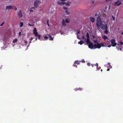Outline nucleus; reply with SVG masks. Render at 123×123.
Instances as JSON below:
<instances>
[{
	"instance_id": "1",
	"label": "nucleus",
	"mask_w": 123,
	"mask_h": 123,
	"mask_svg": "<svg viewBox=\"0 0 123 123\" xmlns=\"http://www.w3.org/2000/svg\"><path fill=\"white\" fill-rule=\"evenodd\" d=\"M86 36L87 38L86 39V38L83 36L82 37V39L85 42L86 41L87 43L88 44V46L89 48L91 49L100 48H101V44L98 43L97 40L94 41V43H95L94 45H93L92 43L90 42L89 39V36L88 33H87Z\"/></svg>"
},
{
	"instance_id": "2",
	"label": "nucleus",
	"mask_w": 123,
	"mask_h": 123,
	"mask_svg": "<svg viewBox=\"0 0 123 123\" xmlns=\"http://www.w3.org/2000/svg\"><path fill=\"white\" fill-rule=\"evenodd\" d=\"M96 26L98 28H100L103 30H106L107 28V25L106 24H103L102 21L100 17L98 16L97 19Z\"/></svg>"
},
{
	"instance_id": "3",
	"label": "nucleus",
	"mask_w": 123,
	"mask_h": 123,
	"mask_svg": "<svg viewBox=\"0 0 123 123\" xmlns=\"http://www.w3.org/2000/svg\"><path fill=\"white\" fill-rule=\"evenodd\" d=\"M67 0H60V1L58 2L57 4L60 6H62L66 4V6H70V3L69 2L66 3L64 1Z\"/></svg>"
},
{
	"instance_id": "4",
	"label": "nucleus",
	"mask_w": 123,
	"mask_h": 123,
	"mask_svg": "<svg viewBox=\"0 0 123 123\" xmlns=\"http://www.w3.org/2000/svg\"><path fill=\"white\" fill-rule=\"evenodd\" d=\"M111 46L113 47L115 46L117 44V43L116 42V40L114 38L111 39Z\"/></svg>"
},
{
	"instance_id": "5",
	"label": "nucleus",
	"mask_w": 123,
	"mask_h": 123,
	"mask_svg": "<svg viewBox=\"0 0 123 123\" xmlns=\"http://www.w3.org/2000/svg\"><path fill=\"white\" fill-rule=\"evenodd\" d=\"M40 2V1L39 0H37L34 1V5L35 7L36 8L37 7L38 4Z\"/></svg>"
},
{
	"instance_id": "6",
	"label": "nucleus",
	"mask_w": 123,
	"mask_h": 123,
	"mask_svg": "<svg viewBox=\"0 0 123 123\" xmlns=\"http://www.w3.org/2000/svg\"><path fill=\"white\" fill-rule=\"evenodd\" d=\"M18 17L20 18H21L23 16V14L22 13L21 10H20L18 13Z\"/></svg>"
},
{
	"instance_id": "7",
	"label": "nucleus",
	"mask_w": 123,
	"mask_h": 123,
	"mask_svg": "<svg viewBox=\"0 0 123 123\" xmlns=\"http://www.w3.org/2000/svg\"><path fill=\"white\" fill-rule=\"evenodd\" d=\"M33 33L37 37L38 35V33L37 31V29L36 28H34L33 30Z\"/></svg>"
},
{
	"instance_id": "8",
	"label": "nucleus",
	"mask_w": 123,
	"mask_h": 123,
	"mask_svg": "<svg viewBox=\"0 0 123 123\" xmlns=\"http://www.w3.org/2000/svg\"><path fill=\"white\" fill-rule=\"evenodd\" d=\"M109 40H107V42L105 44L106 47H107L109 48H110L111 46V45L110 42L109 41Z\"/></svg>"
},
{
	"instance_id": "9",
	"label": "nucleus",
	"mask_w": 123,
	"mask_h": 123,
	"mask_svg": "<svg viewBox=\"0 0 123 123\" xmlns=\"http://www.w3.org/2000/svg\"><path fill=\"white\" fill-rule=\"evenodd\" d=\"M91 65L92 67H93L94 66H96L97 69L98 70L100 69V67H98V65L97 63H96L95 64H92Z\"/></svg>"
},
{
	"instance_id": "10",
	"label": "nucleus",
	"mask_w": 123,
	"mask_h": 123,
	"mask_svg": "<svg viewBox=\"0 0 123 123\" xmlns=\"http://www.w3.org/2000/svg\"><path fill=\"white\" fill-rule=\"evenodd\" d=\"M121 4V3L118 1H117L115 2L114 3V5L115 6L117 5L118 6L120 5Z\"/></svg>"
},
{
	"instance_id": "11",
	"label": "nucleus",
	"mask_w": 123,
	"mask_h": 123,
	"mask_svg": "<svg viewBox=\"0 0 123 123\" xmlns=\"http://www.w3.org/2000/svg\"><path fill=\"white\" fill-rule=\"evenodd\" d=\"M102 37L104 39V40H105L107 39V40H109V39L107 37L103 35L102 36Z\"/></svg>"
},
{
	"instance_id": "12",
	"label": "nucleus",
	"mask_w": 123,
	"mask_h": 123,
	"mask_svg": "<svg viewBox=\"0 0 123 123\" xmlns=\"http://www.w3.org/2000/svg\"><path fill=\"white\" fill-rule=\"evenodd\" d=\"M65 20L64 19H63L62 22V24L64 26H66V25L65 23Z\"/></svg>"
},
{
	"instance_id": "13",
	"label": "nucleus",
	"mask_w": 123,
	"mask_h": 123,
	"mask_svg": "<svg viewBox=\"0 0 123 123\" xmlns=\"http://www.w3.org/2000/svg\"><path fill=\"white\" fill-rule=\"evenodd\" d=\"M12 6H7L6 7V9H8V10L11 9L12 8Z\"/></svg>"
},
{
	"instance_id": "14",
	"label": "nucleus",
	"mask_w": 123,
	"mask_h": 123,
	"mask_svg": "<svg viewBox=\"0 0 123 123\" xmlns=\"http://www.w3.org/2000/svg\"><path fill=\"white\" fill-rule=\"evenodd\" d=\"M90 19L91 21L92 22H94L95 19L94 18L92 17H91L90 18Z\"/></svg>"
},
{
	"instance_id": "15",
	"label": "nucleus",
	"mask_w": 123,
	"mask_h": 123,
	"mask_svg": "<svg viewBox=\"0 0 123 123\" xmlns=\"http://www.w3.org/2000/svg\"><path fill=\"white\" fill-rule=\"evenodd\" d=\"M43 37H44V38H43L42 39L43 40H47L48 39V37L47 36H45L43 35Z\"/></svg>"
},
{
	"instance_id": "16",
	"label": "nucleus",
	"mask_w": 123,
	"mask_h": 123,
	"mask_svg": "<svg viewBox=\"0 0 123 123\" xmlns=\"http://www.w3.org/2000/svg\"><path fill=\"white\" fill-rule=\"evenodd\" d=\"M106 66L109 68H112V66L110 65V63H108L106 64Z\"/></svg>"
},
{
	"instance_id": "17",
	"label": "nucleus",
	"mask_w": 123,
	"mask_h": 123,
	"mask_svg": "<svg viewBox=\"0 0 123 123\" xmlns=\"http://www.w3.org/2000/svg\"><path fill=\"white\" fill-rule=\"evenodd\" d=\"M101 44V46L102 47H106V45H105L104 43H100Z\"/></svg>"
},
{
	"instance_id": "18",
	"label": "nucleus",
	"mask_w": 123,
	"mask_h": 123,
	"mask_svg": "<svg viewBox=\"0 0 123 123\" xmlns=\"http://www.w3.org/2000/svg\"><path fill=\"white\" fill-rule=\"evenodd\" d=\"M24 24L23 23V22H20V27H21L23 26Z\"/></svg>"
},
{
	"instance_id": "19",
	"label": "nucleus",
	"mask_w": 123,
	"mask_h": 123,
	"mask_svg": "<svg viewBox=\"0 0 123 123\" xmlns=\"http://www.w3.org/2000/svg\"><path fill=\"white\" fill-rule=\"evenodd\" d=\"M18 39L17 38H16L15 39H14L13 41V43H15L17 41H18Z\"/></svg>"
},
{
	"instance_id": "20",
	"label": "nucleus",
	"mask_w": 123,
	"mask_h": 123,
	"mask_svg": "<svg viewBox=\"0 0 123 123\" xmlns=\"http://www.w3.org/2000/svg\"><path fill=\"white\" fill-rule=\"evenodd\" d=\"M83 43V42L82 41H81L78 42V43L80 45H82Z\"/></svg>"
},
{
	"instance_id": "21",
	"label": "nucleus",
	"mask_w": 123,
	"mask_h": 123,
	"mask_svg": "<svg viewBox=\"0 0 123 123\" xmlns=\"http://www.w3.org/2000/svg\"><path fill=\"white\" fill-rule=\"evenodd\" d=\"M70 21V19L69 18L67 19H66L65 21L67 23H68Z\"/></svg>"
},
{
	"instance_id": "22",
	"label": "nucleus",
	"mask_w": 123,
	"mask_h": 123,
	"mask_svg": "<svg viewBox=\"0 0 123 123\" xmlns=\"http://www.w3.org/2000/svg\"><path fill=\"white\" fill-rule=\"evenodd\" d=\"M49 37H50V38L49 39V40H53V37H52V38L51 37V36L50 35H49Z\"/></svg>"
},
{
	"instance_id": "23",
	"label": "nucleus",
	"mask_w": 123,
	"mask_h": 123,
	"mask_svg": "<svg viewBox=\"0 0 123 123\" xmlns=\"http://www.w3.org/2000/svg\"><path fill=\"white\" fill-rule=\"evenodd\" d=\"M74 90L75 91L77 90H82V89L80 88H79L78 89V88H77L75 89Z\"/></svg>"
},
{
	"instance_id": "24",
	"label": "nucleus",
	"mask_w": 123,
	"mask_h": 123,
	"mask_svg": "<svg viewBox=\"0 0 123 123\" xmlns=\"http://www.w3.org/2000/svg\"><path fill=\"white\" fill-rule=\"evenodd\" d=\"M37 37H38V39H40V40H42V39L41 38H40V37H41V36L40 35H38L37 36Z\"/></svg>"
},
{
	"instance_id": "25",
	"label": "nucleus",
	"mask_w": 123,
	"mask_h": 123,
	"mask_svg": "<svg viewBox=\"0 0 123 123\" xmlns=\"http://www.w3.org/2000/svg\"><path fill=\"white\" fill-rule=\"evenodd\" d=\"M79 33H80L79 31H77V37L79 39V36H79L78 35Z\"/></svg>"
},
{
	"instance_id": "26",
	"label": "nucleus",
	"mask_w": 123,
	"mask_h": 123,
	"mask_svg": "<svg viewBox=\"0 0 123 123\" xmlns=\"http://www.w3.org/2000/svg\"><path fill=\"white\" fill-rule=\"evenodd\" d=\"M79 62H78V61H75V62L74 63V64H76L77 65H78L79 64Z\"/></svg>"
},
{
	"instance_id": "27",
	"label": "nucleus",
	"mask_w": 123,
	"mask_h": 123,
	"mask_svg": "<svg viewBox=\"0 0 123 123\" xmlns=\"http://www.w3.org/2000/svg\"><path fill=\"white\" fill-rule=\"evenodd\" d=\"M66 13L67 14H70V12L66 10Z\"/></svg>"
},
{
	"instance_id": "28",
	"label": "nucleus",
	"mask_w": 123,
	"mask_h": 123,
	"mask_svg": "<svg viewBox=\"0 0 123 123\" xmlns=\"http://www.w3.org/2000/svg\"><path fill=\"white\" fill-rule=\"evenodd\" d=\"M63 9L64 10H68V8L64 6L63 7Z\"/></svg>"
},
{
	"instance_id": "29",
	"label": "nucleus",
	"mask_w": 123,
	"mask_h": 123,
	"mask_svg": "<svg viewBox=\"0 0 123 123\" xmlns=\"http://www.w3.org/2000/svg\"><path fill=\"white\" fill-rule=\"evenodd\" d=\"M119 43H120V44L121 45H123V42L121 41H120Z\"/></svg>"
},
{
	"instance_id": "30",
	"label": "nucleus",
	"mask_w": 123,
	"mask_h": 123,
	"mask_svg": "<svg viewBox=\"0 0 123 123\" xmlns=\"http://www.w3.org/2000/svg\"><path fill=\"white\" fill-rule=\"evenodd\" d=\"M112 17L113 18V20L114 21H115V18L113 17V16H112Z\"/></svg>"
},
{
	"instance_id": "31",
	"label": "nucleus",
	"mask_w": 123,
	"mask_h": 123,
	"mask_svg": "<svg viewBox=\"0 0 123 123\" xmlns=\"http://www.w3.org/2000/svg\"><path fill=\"white\" fill-rule=\"evenodd\" d=\"M73 66L75 67H77V65H76L75 64H74H74L73 65Z\"/></svg>"
},
{
	"instance_id": "32",
	"label": "nucleus",
	"mask_w": 123,
	"mask_h": 123,
	"mask_svg": "<svg viewBox=\"0 0 123 123\" xmlns=\"http://www.w3.org/2000/svg\"><path fill=\"white\" fill-rule=\"evenodd\" d=\"M28 25L30 26H33L34 25V24H30V23H29L28 24Z\"/></svg>"
},
{
	"instance_id": "33",
	"label": "nucleus",
	"mask_w": 123,
	"mask_h": 123,
	"mask_svg": "<svg viewBox=\"0 0 123 123\" xmlns=\"http://www.w3.org/2000/svg\"><path fill=\"white\" fill-rule=\"evenodd\" d=\"M105 33H108V31L107 30H105Z\"/></svg>"
},
{
	"instance_id": "34",
	"label": "nucleus",
	"mask_w": 123,
	"mask_h": 123,
	"mask_svg": "<svg viewBox=\"0 0 123 123\" xmlns=\"http://www.w3.org/2000/svg\"><path fill=\"white\" fill-rule=\"evenodd\" d=\"M87 65L88 66H89L90 65V63H88L87 64Z\"/></svg>"
},
{
	"instance_id": "35",
	"label": "nucleus",
	"mask_w": 123,
	"mask_h": 123,
	"mask_svg": "<svg viewBox=\"0 0 123 123\" xmlns=\"http://www.w3.org/2000/svg\"><path fill=\"white\" fill-rule=\"evenodd\" d=\"M4 22H3L2 23V24H1L0 25V26H2L3 25V24H4Z\"/></svg>"
},
{
	"instance_id": "36",
	"label": "nucleus",
	"mask_w": 123,
	"mask_h": 123,
	"mask_svg": "<svg viewBox=\"0 0 123 123\" xmlns=\"http://www.w3.org/2000/svg\"><path fill=\"white\" fill-rule=\"evenodd\" d=\"M112 0H105V2H108V1H111Z\"/></svg>"
},
{
	"instance_id": "37",
	"label": "nucleus",
	"mask_w": 123,
	"mask_h": 123,
	"mask_svg": "<svg viewBox=\"0 0 123 123\" xmlns=\"http://www.w3.org/2000/svg\"><path fill=\"white\" fill-rule=\"evenodd\" d=\"M27 43V42L26 41H25L24 42V43L25 44H26Z\"/></svg>"
},
{
	"instance_id": "38",
	"label": "nucleus",
	"mask_w": 123,
	"mask_h": 123,
	"mask_svg": "<svg viewBox=\"0 0 123 123\" xmlns=\"http://www.w3.org/2000/svg\"><path fill=\"white\" fill-rule=\"evenodd\" d=\"M33 39V38L32 37L30 39V40L31 41Z\"/></svg>"
},
{
	"instance_id": "39",
	"label": "nucleus",
	"mask_w": 123,
	"mask_h": 123,
	"mask_svg": "<svg viewBox=\"0 0 123 123\" xmlns=\"http://www.w3.org/2000/svg\"><path fill=\"white\" fill-rule=\"evenodd\" d=\"M14 9L15 10H17V8L16 7H15Z\"/></svg>"
},
{
	"instance_id": "40",
	"label": "nucleus",
	"mask_w": 123,
	"mask_h": 123,
	"mask_svg": "<svg viewBox=\"0 0 123 123\" xmlns=\"http://www.w3.org/2000/svg\"><path fill=\"white\" fill-rule=\"evenodd\" d=\"M21 33L20 32H19V36H20L21 35Z\"/></svg>"
},
{
	"instance_id": "41",
	"label": "nucleus",
	"mask_w": 123,
	"mask_h": 123,
	"mask_svg": "<svg viewBox=\"0 0 123 123\" xmlns=\"http://www.w3.org/2000/svg\"><path fill=\"white\" fill-rule=\"evenodd\" d=\"M4 49H5V48H4V47H3V48H1V49L2 50H4Z\"/></svg>"
},
{
	"instance_id": "42",
	"label": "nucleus",
	"mask_w": 123,
	"mask_h": 123,
	"mask_svg": "<svg viewBox=\"0 0 123 123\" xmlns=\"http://www.w3.org/2000/svg\"><path fill=\"white\" fill-rule=\"evenodd\" d=\"M48 21H49V20H48L47 24H48V26H49V23H48Z\"/></svg>"
},
{
	"instance_id": "43",
	"label": "nucleus",
	"mask_w": 123,
	"mask_h": 123,
	"mask_svg": "<svg viewBox=\"0 0 123 123\" xmlns=\"http://www.w3.org/2000/svg\"><path fill=\"white\" fill-rule=\"evenodd\" d=\"M110 70L109 69H107V71H109Z\"/></svg>"
},
{
	"instance_id": "44",
	"label": "nucleus",
	"mask_w": 123,
	"mask_h": 123,
	"mask_svg": "<svg viewBox=\"0 0 123 123\" xmlns=\"http://www.w3.org/2000/svg\"><path fill=\"white\" fill-rule=\"evenodd\" d=\"M61 35H62V34H64L63 33H62V32H61Z\"/></svg>"
},
{
	"instance_id": "45",
	"label": "nucleus",
	"mask_w": 123,
	"mask_h": 123,
	"mask_svg": "<svg viewBox=\"0 0 123 123\" xmlns=\"http://www.w3.org/2000/svg\"><path fill=\"white\" fill-rule=\"evenodd\" d=\"M30 12H33V11L32 10H30Z\"/></svg>"
},
{
	"instance_id": "46",
	"label": "nucleus",
	"mask_w": 123,
	"mask_h": 123,
	"mask_svg": "<svg viewBox=\"0 0 123 123\" xmlns=\"http://www.w3.org/2000/svg\"><path fill=\"white\" fill-rule=\"evenodd\" d=\"M37 38H36V41H37Z\"/></svg>"
},
{
	"instance_id": "47",
	"label": "nucleus",
	"mask_w": 123,
	"mask_h": 123,
	"mask_svg": "<svg viewBox=\"0 0 123 123\" xmlns=\"http://www.w3.org/2000/svg\"><path fill=\"white\" fill-rule=\"evenodd\" d=\"M82 62H85V61H82Z\"/></svg>"
},
{
	"instance_id": "48",
	"label": "nucleus",
	"mask_w": 123,
	"mask_h": 123,
	"mask_svg": "<svg viewBox=\"0 0 123 123\" xmlns=\"http://www.w3.org/2000/svg\"><path fill=\"white\" fill-rule=\"evenodd\" d=\"M121 34H122L123 35V32H122V33H121Z\"/></svg>"
},
{
	"instance_id": "49",
	"label": "nucleus",
	"mask_w": 123,
	"mask_h": 123,
	"mask_svg": "<svg viewBox=\"0 0 123 123\" xmlns=\"http://www.w3.org/2000/svg\"><path fill=\"white\" fill-rule=\"evenodd\" d=\"M31 41L30 42V43H31Z\"/></svg>"
},
{
	"instance_id": "50",
	"label": "nucleus",
	"mask_w": 123,
	"mask_h": 123,
	"mask_svg": "<svg viewBox=\"0 0 123 123\" xmlns=\"http://www.w3.org/2000/svg\"><path fill=\"white\" fill-rule=\"evenodd\" d=\"M101 71L102 72V69H101Z\"/></svg>"
},
{
	"instance_id": "51",
	"label": "nucleus",
	"mask_w": 123,
	"mask_h": 123,
	"mask_svg": "<svg viewBox=\"0 0 123 123\" xmlns=\"http://www.w3.org/2000/svg\"><path fill=\"white\" fill-rule=\"evenodd\" d=\"M120 50H121V48H120Z\"/></svg>"
},
{
	"instance_id": "52",
	"label": "nucleus",
	"mask_w": 123,
	"mask_h": 123,
	"mask_svg": "<svg viewBox=\"0 0 123 123\" xmlns=\"http://www.w3.org/2000/svg\"><path fill=\"white\" fill-rule=\"evenodd\" d=\"M32 8L34 9V7H33V8Z\"/></svg>"
},
{
	"instance_id": "53",
	"label": "nucleus",
	"mask_w": 123,
	"mask_h": 123,
	"mask_svg": "<svg viewBox=\"0 0 123 123\" xmlns=\"http://www.w3.org/2000/svg\"><path fill=\"white\" fill-rule=\"evenodd\" d=\"M96 15H97V14H95V16H96Z\"/></svg>"
},
{
	"instance_id": "54",
	"label": "nucleus",
	"mask_w": 123,
	"mask_h": 123,
	"mask_svg": "<svg viewBox=\"0 0 123 123\" xmlns=\"http://www.w3.org/2000/svg\"><path fill=\"white\" fill-rule=\"evenodd\" d=\"M29 46H28L27 47H29Z\"/></svg>"
}]
</instances>
